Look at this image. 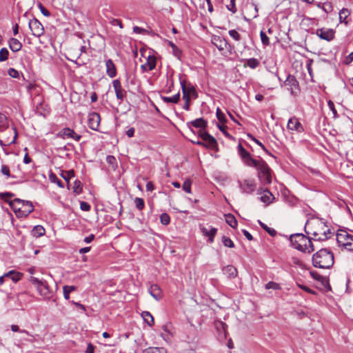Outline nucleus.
Wrapping results in <instances>:
<instances>
[{
    "label": "nucleus",
    "instance_id": "obj_1",
    "mask_svg": "<svg viewBox=\"0 0 353 353\" xmlns=\"http://www.w3.org/2000/svg\"><path fill=\"white\" fill-rule=\"evenodd\" d=\"M324 223L317 219H312L307 221L305 225V232L308 235H312V239L315 241H324L328 239L327 234L330 232V229H325Z\"/></svg>",
    "mask_w": 353,
    "mask_h": 353
},
{
    "label": "nucleus",
    "instance_id": "obj_2",
    "mask_svg": "<svg viewBox=\"0 0 353 353\" xmlns=\"http://www.w3.org/2000/svg\"><path fill=\"white\" fill-rule=\"evenodd\" d=\"M290 241L294 248L305 253H311L314 249L312 239L301 233L292 234Z\"/></svg>",
    "mask_w": 353,
    "mask_h": 353
},
{
    "label": "nucleus",
    "instance_id": "obj_3",
    "mask_svg": "<svg viewBox=\"0 0 353 353\" xmlns=\"http://www.w3.org/2000/svg\"><path fill=\"white\" fill-rule=\"evenodd\" d=\"M9 205L17 216L20 217H26L34 210V207L30 201L20 199H14L9 202Z\"/></svg>",
    "mask_w": 353,
    "mask_h": 353
},
{
    "label": "nucleus",
    "instance_id": "obj_4",
    "mask_svg": "<svg viewBox=\"0 0 353 353\" xmlns=\"http://www.w3.org/2000/svg\"><path fill=\"white\" fill-rule=\"evenodd\" d=\"M250 167L257 170L258 177L263 184L267 185L272 183L271 170L264 160L261 159L256 160Z\"/></svg>",
    "mask_w": 353,
    "mask_h": 353
},
{
    "label": "nucleus",
    "instance_id": "obj_5",
    "mask_svg": "<svg viewBox=\"0 0 353 353\" xmlns=\"http://www.w3.org/2000/svg\"><path fill=\"white\" fill-rule=\"evenodd\" d=\"M313 265L316 268L330 269L331 268V252L327 249H321L312 257Z\"/></svg>",
    "mask_w": 353,
    "mask_h": 353
},
{
    "label": "nucleus",
    "instance_id": "obj_6",
    "mask_svg": "<svg viewBox=\"0 0 353 353\" xmlns=\"http://www.w3.org/2000/svg\"><path fill=\"white\" fill-rule=\"evenodd\" d=\"M30 282L36 288L38 293L44 299H50L52 296V291L50 290L48 283L43 279H39L34 276H30Z\"/></svg>",
    "mask_w": 353,
    "mask_h": 353
},
{
    "label": "nucleus",
    "instance_id": "obj_7",
    "mask_svg": "<svg viewBox=\"0 0 353 353\" xmlns=\"http://www.w3.org/2000/svg\"><path fill=\"white\" fill-rule=\"evenodd\" d=\"M336 242L339 247L353 251V235L345 230H339L336 233Z\"/></svg>",
    "mask_w": 353,
    "mask_h": 353
},
{
    "label": "nucleus",
    "instance_id": "obj_8",
    "mask_svg": "<svg viewBox=\"0 0 353 353\" xmlns=\"http://www.w3.org/2000/svg\"><path fill=\"white\" fill-rule=\"evenodd\" d=\"M283 85L287 88V89L292 95L296 96L300 92L299 82L292 75L289 74L287 77L285 81L283 83Z\"/></svg>",
    "mask_w": 353,
    "mask_h": 353
},
{
    "label": "nucleus",
    "instance_id": "obj_9",
    "mask_svg": "<svg viewBox=\"0 0 353 353\" xmlns=\"http://www.w3.org/2000/svg\"><path fill=\"white\" fill-rule=\"evenodd\" d=\"M28 25L32 35L34 37H39L44 34V28L37 19L34 18L30 20Z\"/></svg>",
    "mask_w": 353,
    "mask_h": 353
},
{
    "label": "nucleus",
    "instance_id": "obj_10",
    "mask_svg": "<svg viewBox=\"0 0 353 353\" xmlns=\"http://www.w3.org/2000/svg\"><path fill=\"white\" fill-rule=\"evenodd\" d=\"M199 136L205 143L204 147L214 149L217 146L216 139L207 132L201 131Z\"/></svg>",
    "mask_w": 353,
    "mask_h": 353
},
{
    "label": "nucleus",
    "instance_id": "obj_11",
    "mask_svg": "<svg viewBox=\"0 0 353 353\" xmlns=\"http://www.w3.org/2000/svg\"><path fill=\"white\" fill-rule=\"evenodd\" d=\"M58 136L63 139H71L76 141H79L81 136L76 133L72 129L65 128L62 129L58 134Z\"/></svg>",
    "mask_w": 353,
    "mask_h": 353
},
{
    "label": "nucleus",
    "instance_id": "obj_12",
    "mask_svg": "<svg viewBox=\"0 0 353 353\" xmlns=\"http://www.w3.org/2000/svg\"><path fill=\"white\" fill-rule=\"evenodd\" d=\"M112 86L114 88L117 99L120 101H123L126 97V91L122 88L121 81L119 79H115L112 81Z\"/></svg>",
    "mask_w": 353,
    "mask_h": 353
},
{
    "label": "nucleus",
    "instance_id": "obj_13",
    "mask_svg": "<svg viewBox=\"0 0 353 353\" xmlns=\"http://www.w3.org/2000/svg\"><path fill=\"white\" fill-rule=\"evenodd\" d=\"M238 148H239V152L240 156L241 157L244 163L248 166L250 167L252 164L254 163V161L256 159H253L251 157L250 154L245 149L243 148V147L241 145V144H239L238 145Z\"/></svg>",
    "mask_w": 353,
    "mask_h": 353
},
{
    "label": "nucleus",
    "instance_id": "obj_14",
    "mask_svg": "<svg viewBox=\"0 0 353 353\" xmlns=\"http://www.w3.org/2000/svg\"><path fill=\"white\" fill-rule=\"evenodd\" d=\"M100 115L97 112H92L88 116V126L93 130H98L100 124Z\"/></svg>",
    "mask_w": 353,
    "mask_h": 353
},
{
    "label": "nucleus",
    "instance_id": "obj_15",
    "mask_svg": "<svg viewBox=\"0 0 353 353\" xmlns=\"http://www.w3.org/2000/svg\"><path fill=\"white\" fill-rule=\"evenodd\" d=\"M239 185L242 192L247 194L252 193L256 189V184L252 180H244Z\"/></svg>",
    "mask_w": 353,
    "mask_h": 353
},
{
    "label": "nucleus",
    "instance_id": "obj_16",
    "mask_svg": "<svg viewBox=\"0 0 353 353\" xmlns=\"http://www.w3.org/2000/svg\"><path fill=\"white\" fill-rule=\"evenodd\" d=\"M157 59L154 55H149L147 58L146 62L142 64L141 68L143 71H151L156 67Z\"/></svg>",
    "mask_w": 353,
    "mask_h": 353
},
{
    "label": "nucleus",
    "instance_id": "obj_17",
    "mask_svg": "<svg viewBox=\"0 0 353 353\" xmlns=\"http://www.w3.org/2000/svg\"><path fill=\"white\" fill-rule=\"evenodd\" d=\"M287 127L290 130H295L299 132L303 130L301 123L295 117H292L289 119Z\"/></svg>",
    "mask_w": 353,
    "mask_h": 353
},
{
    "label": "nucleus",
    "instance_id": "obj_18",
    "mask_svg": "<svg viewBox=\"0 0 353 353\" xmlns=\"http://www.w3.org/2000/svg\"><path fill=\"white\" fill-rule=\"evenodd\" d=\"M200 230L204 236L208 237V241L210 243H212L214 241V238L217 232L216 228L211 227L210 229L208 230L205 227L201 225Z\"/></svg>",
    "mask_w": 353,
    "mask_h": 353
},
{
    "label": "nucleus",
    "instance_id": "obj_19",
    "mask_svg": "<svg viewBox=\"0 0 353 353\" xmlns=\"http://www.w3.org/2000/svg\"><path fill=\"white\" fill-rule=\"evenodd\" d=\"M212 43L220 51L223 50L227 46V41L224 39H222L221 37L216 35L212 37Z\"/></svg>",
    "mask_w": 353,
    "mask_h": 353
},
{
    "label": "nucleus",
    "instance_id": "obj_20",
    "mask_svg": "<svg viewBox=\"0 0 353 353\" xmlns=\"http://www.w3.org/2000/svg\"><path fill=\"white\" fill-rule=\"evenodd\" d=\"M214 326L216 330L219 332L220 336L221 338L225 339L226 338V329H227V325L221 321H216L214 322Z\"/></svg>",
    "mask_w": 353,
    "mask_h": 353
},
{
    "label": "nucleus",
    "instance_id": "obj_21",
    "mask_svg": "<svg viewBox=\"0 0 353 353\" xmlns=\"http://www.w3.org/2000/svg\"><path fill=\"white\" fill-rule=\"evenodd\" d=\"M106 73L107 74L113 78L117 75V70L114 63L111 59H108L105 62Z\"/></svg>",
    "mask_w": 353,
    "mask_h": 353
},
{
    "label": "nucleus",
    "instance_id": "obj_22",
    "mask_svg": "<svg viewBox=\"0 0 353 353\" xmlns=\"http://www.w3.org/2000/svg\"><path fill=\"white\" fill-rule=\"evenodd\" d=\"M149 292L156 300H159L162 297L161 290L157 284H154L150 286L149 288Z\"/></svg>",
    "mask_w": 353,
    "mask_h": 353
},
{
    "label": "nucleus",
    "instance_id": "obj_23",
    "mask_svg": "<svg viewBox=\"0 0 353 353\" xmlns=\"http://www.w3.org/2000/svg\"><path fill=\"white\" fill-rule=\"evenodd\" d=\"M8 43L10 50L14 52L19 51L22 48L21 43L15 38H11Z\"/></svg>",
    "mask_w": 353,
    "mask_h": 353
},
{
    "label": "nucleus",
    "instance_id": "obj_24",
    "mask_svg": "<svg viewBox=\"0 0 353 353\" xmlns=\"http://www.w3.org/2000/svg\"><path fill=\"white\" fill-rule=\"evenodd\" d=\"M316 34L321 39L326 41L331 40V30L321 28L316 30Z\"/></svg>",
    "mask_w": 353,
    "mask_h": 353
},
{
    "label": "nucleus",
    "instance_id": "obj_25",
    "mask_svg": "<svg viewBox=\"0 0 353 353\" xmlns=\"http://www.w3.org/2000/svg\"><path fill=\"white\" fill-rule=\"evenodd\" d=\"M223 272L228 277L234 278L237 276V270L233 265H227L223 268Z\"/></svg>",
    "mask_w": 353,
    "mask_h": 353
},
{
    "label": "nucleus",
    "instance_id": "obj_26",
    "mask_svg": "<svg viewBox=\"0 0 353 353\" xmlns=\"http://www.w3.org/2000/svg\"><path fill=\"white\" fill-rule=\"evenodd\" d=\"M181 88H182L183 99H185V101H190V93L194 92V89L193 88H186L185 82L181 83Z\"/></svg>",
    "mask_w": 353,
    "mask_h": 353
},
{
    "label": "nucleus",
    "instance_id": "obj_27",
    "mask_svg": "<svg viewBox=\"0 0 353 353\" xmlns=\"http://www.w3.org/2000/svg\"><path fill=\"white\" fill-rule=\"evenodd\" d=\"M46 233L45 228L41 225H36L33 228L31 231V234L33 236L38 238L43 236Z\"/></svg>",
    "mask_w": 353,
    "mask_h": 353
},
{
    "label": "nucleus",
    "instance_id": "obj_28",
    "mask_svg": "<svg viewBox=\"0 0 353 353\" xmlns=\"http://www.w3.org/2000/svg\"><path fill=\"white\" fill-rule=\"evenodd\" d=\"M192 126L196 128H205L207 126V121L203 118H199L190 123Z\"/></svg>",
    "mask_w": 353,
    "mask_h": 353
},
{
    "label": "nucleus",
    "instance_id": "obj_29",
    "mask_svg": "<svg viewBox=\"0 0 353 353\" xmlns=\"http://www.w3.org/2000/svg\"><path fill=\"white\" fill-rule=\"evenodd\" d=\"M180 99V93L178 92L176 94L173 95L172 97H165L162 96L161 99L163 102L166 103H177Z\"/></svg>",
    "mask_w": 353,
    "mask_h": 353
},
{
    "label": "nucleus",
    "instance_id": "obj_30",
    "mask_svg": "<svg viewBox=\"0 0 353 353\" xmlns=\"http://www.w3.org/2000/svg\"><path fill=\"white\" fill-rule=\"evenodd\" d=\"M141 316L143 321L149 325L152 326L154 325V318L150 312L144 311L141 313Z\"/></svg>",
    "mask_w": 353,
    "mask_h": 353
},
{
    "label": "nucleus",
    "instance_id": "obj_31",
    "mask_svg": "<svg viewBox=\"0 0 353 353\" xmlns=\"http://www.w3.org/2000/svg\"><path fill=\"white\" fill-rule=\"evenodd\" d=\"M5 276L9 277L10 279H12L14 282L16 283L21 279L22 274H21L19 272L10 270L8 272L6 273Z\"/></svg>",
    "mask_w": 353,
    "mask_h": 353
},
{
    "label": "nucleus",
    "instance_id": "obj_32",
    "mask_svg": "<svg viewBox=\"0 0 353 353\" xmlns=\"http://www.w3.org/2000/svg\"><path fill=\"white\" fill-rule=\"evenodd\" d=\"M274 199L273 194L268 190L263 191L262 196H261V200L263 203H270Z\"/></svg>",
    "mask_w": 353,
    "mask_h": 353
},
{
    "label": "nucleus",
    "instance_id": "obj_33",
    "mask_svg": "<svg viewBox=\"0 0 353 353\" xmlns=\"http://www.w3.org/2000/svg\"><path fill=\"white\" fill-rule=\"evenodd\" d=\"M350 12L348 9L343 8L340 10L339 13V18L341 23H344L345 24L347 23V21H346L347 18L350 15Z\"/></svg>",
    "mask_w": 353,
    "mask_h": 353
},
{
    "label": "nucleus",
    "instance_id": "obj_34",
    "mask_svg": "<svg viewBox=\"0 0 353 353\" xmlns=\"http://www.w3.org/2000/svg\"><path fill=\"white\" fill-rule=\"evenodd\" d=\"M142 353H167L164 347H149L143 350Z\"/></svg>",
    "mask_w": 353,
    "mask_h": 353
},
{
    "label": "nucleus",
    "instance_id": "obj_35",
    "mask_svg": "<svg viewBox=\"0 0 353 353\" xmlns=\"http://www.w3.org/2000/svg\"><path fill=\"white\" fill-rule=\"evenodd\" d=\"M226 223L232 228H235L237 226V221L234 215L228 214L225 215Z\"/></svg>",
    "mask_w": 353,
    "mask_h": 353
},
{
    "label": "nucleus",
    "instance_id": "obj_36",
    "mask_svg": "<svg viewBox=\"0 0 353 353\" xmlns=\"http://www.w3.org/2000/svg\"><path fill=\"white\" fill-rule=\"evenodd\" d=\"M260 65V61L255 58H250L247 59L245 66L250 67L252 69H255Z\"/></svg>",
    "mask_w": 353,
    "mask_h": 353
},
{
    "label": "nucleus",
    "instance_id": "obj_37",
    "mask_svg": "<svg viewBox=\"0 0 353 353\" xmlns=\"http://www.w3.org/2000/svg\"><path fill=\"white\" fill-rule=\"evenodd\" d=\"M76 287L74 285H64L63 287V296L66 300L70 299V293L74 291Z\"/></svg>",
    "mask_w": 353,
    "mask_h": 353
},
{
    "label": "nucleus",
    "instance_id": "obj_38",
    "mask_svg": "<svg viewBox=\"0 0 353 353\" xmlns=\"http://www.w3.org/2000/svg\"><path fill=\"white\" fill-rule=\"evenodd\" d=\"M61 176L63 177L64 180H65L68 183V185H69V181L70 179L74 177V172L73 170H70L68 171H63Z\"/></svg>",
    "mask_w": 353,
    "mask_h": 353
},
{
    "label": "nucleus",
    "instance_id": "obj_39",
    "mask_svg": "<svg viewBox=\"0 0 353 353\" xmlns=\"http://www.w3.org/2000/svg\"><path fill=\"white\" fill-rule=\"evenodd\" d=\"M73 192L79 194L82 192L83 188H82V183L79 180H75L74 182V185L72 186Z\"/></svg>",
    "mask_w": 353,
    "mask_h": 353
},
{
    "label": "nucleus",
    "instance_id": "obj_40",
    "mask_svg": "<svg viewBox=\"0 0 353 353\" xmlns=\"http://www.w3.org/2000/svg\"><path fill=\"white\" fill-rule=\"evenodd\" d=\"M259 223L262 228H263L270 236H274L276 234V232L274 229L269 228L267 225L259 221Z\"/></svg>",
    "mask_w": 353,
    "mask_h": 353
},
{
    "label": "nucleus",
    "instance_id": "obj_41",
    "mask_svg": "<svg viewBox=\"0 0 353 353\" xmlns=\"http://www.w3.org/2000/svg\"><path fill=\"white\" fill-rule=\"evenodd\" d=\"M14 194L11 192H0V199H3L4 201L7 202L9 204V202L12 200H9V199L13 197Z\"/></svg>",
    "mask_w": 353,
    "mask_h": 353
},
{
    "label": "nucleus",
    "instance_id": "obj_42",
    "mask_svg": "<svg viewBox=\"0 0 353 353\" xmlns=\"http://www.w3.org/2000/svg\"><path fill=\"white\" fill-rule=\"evenodd\" d=\"M9 51L7 48H3L0 50V62L6 61L8 59Z\"/></svg>",
    "mask_w": 353,
    "mask_h": 353
},
{
    "label": "nucleus",
    "instance_id": "obj_43",
    "mask_svg": "<svg viewBox=\"0 0 353 353\" xmlns=\"http://www.w3.org/2000/svg\"><path fill=\"white\" fill-rule=\"evenodd\" d=\"M216 117H217L218 120L222 124L225 123L227 121L225 114L223 112H222V111L220 110V108H218L216 109Z\"/></svg>",
    "mask_w": 353,
    "mask_h": 353
},
{
    "label": "nucleus",
    "instance_id": "obj_44",
    "mask_svg": "<svg viewBox=\"0 0 353 353\" xmlns=\"http://www.w3.org/2000/svg\"><path fill=\"white\" fill-rule=\"evenodd\" d=\"M222 243L224 245V246H225V247H228L230 248H234V244L233 241L231 240L230 238H229L228 236H223L222 237Z\"/></svg>",
    "mask_w": 353,
    "mask_h": 353
},
{
    "label": "nucleus",
    "instance_id": "obj_45",
    "mask_svg": "<svg viewBox=\"0 0 353 353\" xmlns=\"http://www.w3.org/2000/svg\"><path fill=\"white\" fill-rule=\"evenodd\" d=\"M1 172L2 174L5 175L7 178H9V177L15 178L14 176H12L10 174V168L6 165H1Z\"/></svg>",
    "mask_w": 353,
    "mask_h": 353
},
{
    "label": "nucleus",
    "instance_id": "obj_46",
    "mask_svg": "<svg viewBox=\"0 0 353 353\" xmlns=\"http://www.w3.org/2000/svg\"><path fill=\"white\" fill-rule=\"evenodd\" d=\"M134 203H135L136 208L139 210H143L145 206L144 200L141 198L136 197L134 199Z\"/></svg>",
    "mask_w": 353,
    "mask_h": 353
},
{
    "label": "nucleus",
    "instance_id": "obj_47",
    "mask_svg": "<svg viewBox=\"0 0 353 353\" xmlns=\"http://www.w3.org/2000/svg\"><path fill=\"white\" fill-rule=\"evenodd\" d=\"M160 221L163 225H167L170 222V217L167 213H163L160 216Z\"/></svg>",
    "mask_w": 353,
    "mask_h": 353
},
{
    "label": "nucleus",
    "instance_id": "obj_48",
    "mask_svg": "<svg viewBox=\"0 0 353 353\" xmlns=\"http://www.w3.org/2000/svg\"><path fill=\"white\" fill-rule=\"evenodd\" d=\"M8 125L7 117L2 113H0V130L7 128Z\"/></svg>",
    "mask_w": 353,
    "mask_h": 353
},
{
    "label": "nucleus",
    "instance_id": "obj_49",
    "mask_svg": "<svg viewBox=\"0 0 353 353\" xmlns=\"http://www.w3.org/2000/svg\"><path fill=\"white\" fill-rule=\"evenodd\" d=\"M50 179L52 183H56L59 187H60V188L64 187L62 181L61 180H59L54 174H51L50 175Z\"/></svg>",
    "mask_w": 353,
    "mask_h": 353
},
{
    "label": "nucleus",
    "instance_id": "obj_50",
    "mask_svg": "<svg viewBox=\"0 0 353 353\" xmlns=\"http://www.w3.org/2000/svg\"><path fill=\"white\" fill-rule=\"evenodd\" d=\"M260 37H261V42L263 45H265V46L270 45L269 38L263 31L261 32Z\"/></svg>",
    "mask_w": 353,
    "mask_h": 353
},
{
    "label": "nucleus",
    "instance_id": "obj_51",
    "mask_svg": "<svg viewBox=\"0 0 353 353\" xmlns=\"http://www.w3.org/2000/svg\"><path fill=\"white\" fill-rule=\"evenodd\" d=\"M265 289H273V290H279L280 286L277 283L270 281L265 284Z\"/></svg>",
    "mask_w": 353,
    "mask_h": 353
},
{
    "label": "nucleus",
    "instance_id": "obj_52",
    "mask_svg": "<svg viewBox=\"0 0 353 353\" xmlns=\"http://www.w3.org/2000/svg\"><path fill=\"white\" fill-rule=\"evenodd\" d=\"M183 190L188 192V193H190L191 192V182L190 180H185L183 184Z\"/></svg>",
    "mask_w": 353,
    "mask_h": 353
},
{
    "label": "nucleus",
    "instance_id": "obj_53",
    "mask_svg": "<svg viewBox=\"0 0 353 353\" xmlns=\"http://www.w3.org/2000/svg\"><path fill=\"white\" fill-rule=\"evenodd\" d=\"M228 33L234 40L239 41L241 39V35L235 30H230Z\"/></svg>",
    "mask_w": 353,
    "mask_h": 353
},
{
    "label": "nucleus",
    "instance_id": "obj_54",
    "mask_svg": "<svg viewBox=\"0 0 353 353\" xmlns=\"http://www.w3.org/2000/svg\"><path fill=\"white\" fill-rule=\"evenodd\" d=\"M8 74L9 76H10L12 78H19V72L17 70H15L14 68H9L8 70Z\"/></svg>",
    "mask_w": 353,
    "mask_h": 353
},
{
    "label": "nucleus",
    "instance_id": "obj_55",
    "mask_svg": "<svg viewBox=\"0 0 353 353\" xmlns=\"http://www.w3.org/2000/svg\"><path fill=\"white\" fill-rule=\"evenodd\" d=\"M80 208L83 211L88 212L90 210L91 206L88 203L85 201H81L80 203Z\"/></svg>",
    "mask_w": 353,
    "mask_h": 353
},
{
    "label": "nucleus",
    "instance_id": "obj_56",
    "mask_svg": "<svg viewBox=\"0 0 353 353\" xmlns=\"http://www.w3.org/2000/svg\"><path fill=\"white\" fill-rule=\"evenodd\" d=\"M248 137L250 140H252L256 143H257L263 150H266L264 145L262 143H261L258 139H256L253 135L248 134Z\"/></svg>",
    "mask_w": 353,
    "mask_h": 353
},
{
    "label": "nucleus",
    "instance_id": "obj_57",
    "mask_svg": "<svg viewBox=\"0 0 353 353\" xmlns=\"http://www.w3.org/2000/svg\"><path fill=\"white\" fill-rule=\"evenodd\" d=\"M133 32L136 34H145L148 33V31L145 29H143L139 26H134L133 28Z\"/></svg>",
    "mask_w": 353,
    "mask_h": 353
},
{
    "label": "nucleus",
    "instance_id": "obj_58",
    "mask_svg": "<svg viewBox=\"0 0 353 353\" xmlns=\"http://www.w3.org/2000/svg\"><path fill=\"white\" fill-rule=\"evenodd\" d=\"M236 0H230V3L227 6L228 9L230 10L232 13H235L236 12V8L235 6Z\"/></svg>",
    "mask_w": 353,
    "mask_h": 353
},
{
    "label": "nucleus",
    "instance_id": "obj_59",
    "mask_svg": "<svg viewBox=\"0 0 353 353\" xmlns=\"http://www.w3.org/2000/svg\"><path fill=\"white\" fill-rule=\"evenodd\" d=\"M38 6L40 9V11L44 16L49 17L50 15V12L46 8H45V7L41 3H39Z\"/></svg>",
    "mask_w": 353,
    "mask_h": 353
},
{
    "label": "nucleus",
    "instance_id": "obj_60",
    "mask_svg": "<svg viewBox=\"0 0 353 353\" xmlns=\"http://www.w3.org/2000/svg\"><path fill=\"white\" fill-rule=\"evenodd\" d=\"M319 280L321 281L322 284L325 287H327L329 289H331V287L330 286V281L329 279L327 277L320 276Z\"/></svg>",
    "mask_w": 353,
    "mask_h": 353
},
{
    "label": "nucleus",
    "instance_id": "obj_61",
    "mask_svg": "<svg viewBox=\"0 0 353 353\" xmlns=\"http://www.w3.org/2000/svg\"><path fill=\"white\" fill-rule=\"evenodd\" d=\"M11 330L13 332H20L21 333H25V334L29 335V333L26 330H20L19 326L17 325H12Z\"/></svg>",
    "mask_w": 353,
    "mask_h": 353
},
{
    "label": "nucleus",
    "instance_id": "obj_62",
    "mask_svg": "<svg viewBox=\"0 0 353 353\" xmlns=\"http://www.w3.org/2000/svg\"><path fill=\"white\" fill-rule=\"evenodd\" d=\"M70 303L74 305L76 307H77L78 308L81 310L83 312H85V311H86L85 307L83 305H82L81 303H80L79 302H75L74 301H72Z\"/></svg>",
    "mask_w": 353,
    "mask_h": 353
},
{
    "label": "nucleus",
    "instance_id": "obj_63",
    "mask_svg": "<svg viewBox=\"0 0 353 353\" xmlns=\"http://www.w3.org/2000/svg\"><path fill=\"white\" fill-rule=\"evenodd\" d=\"M106 161L109 164H111L112 165L117 163V160L115 157L113 156H108L106 158Z\"/></svg>",
    "mask_w": 353,
    "mask_h": 353
},
{
    "label": "nucleus",
    "instance_id": "obj_64",
    "mask_svg": "<svg viewBox=\"0 0 353 353\" xmlns=\"http://www.w3.org/2000/svg\"><path fill=\"white\" fill-rule=\"evenodd\" d=\"M243 233L244 236L246 237V239H248L249 241H252L253 239L252 234L248 231L243 230Z\"/></svg>",
    "mask_w": 353,
    "mask_h": 353
}]
</instances>
